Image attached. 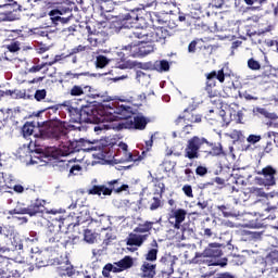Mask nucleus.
<instances>
[{
	"instance_id": "c03bdc74",
	"label": "nucleus",
	"mask_w": 278,
	"mask_h": 278,
	"mask_svg": "<svg viewBox=\"0 0 278 278\" xmlns=\"http://www.w3.org/2000/svg\"><path fill=\"white\" fill-rule=\"evenodd\" d=\"M9 214L11 216H14V214H27L29 216V206L13 208V210L9 211Z\"/></svg>"
},
{
	"instance_id": "338daca9",
	"label": "nucleus",
	"mask_w": 278,
	"mask_h": 278,
	"mask_svg": "<svg viewBox=\"0 0 278 278\" xmlns=\"http://www.w3.org/2000/svg\"><path fill=\"white\" fill-rule=\"evenodd\" d=\"M13 190L16 194H23L25 192V187H23V185H14Z\"/></svg>"
},
{
	"instance_id": "c85d7f7f",
	"label": "nucleus",
	"mask_w": 278,
	"mask_h": 278,
	"mask_svg": "<svg viewBox=\"0 0 278 278\" xmlns=\"http://www.w3.org/2000/svg\"><path fill=\"white\" fill-rule=\"evenodd\" d=\"M66 111L70 114V118L72 123L81 124V109H77L74 106H67Z\"/></svg>"
},
{
	"instance_id": "9d476101",
	"label": "nucleus",
	"mask_w": 278,
	"mask_h": 278,
	"mask_svg": "<svg viewBox=\"0 0 278 278\" xmlns=\"http://www.w3.org/2000/svg\"><path fill=\"white\" fill-rule=\"evenodd\" d=\"M79 162H81V160H77L76 157L60 160L56 162V168L60 173H68V177H73L79 175L84 170V167L80 166Z\"/></svg>"
},
{
	"instance_id": "9b49d317",
	"label": "nucleus",
	"mask_w": 278,
	"mask_h": 278,
	"mask_svg": "<svg viewBox=\"0 0 278 278\" xmlns=\"http://www.w3.org/2000/svg\"><path fill=\"white\" fill-rule=\"evenodd\" d=\"M255 173L256 175H260L255 178L260 186H275V176L277 175V169H275L273 166L267 165L263 169L256 170Z\"/></svg>"
},
{
	"instance_id": "f8f14e48",
	"label": "nucleus",
	"mask_w": 278,
	"mask_h": 278,
	"mask_svg": "<svg viewBox=\"0 0 278 278\" xmlns=\"http://www.w3.org/2000/svg\"><path fill=\"white\" fill-rule=\"evenodd\" d=\"M175 256L170 254H164L159 260V267L162 278H170V275L175 273Z\"/></svg>"
},
{
	"instance_id": "20e7f679",
	"label": "nucleus",
	"mask_w": 278,
	"mask_h": 278,
	"mask_svg": "<svg viewBox=\"0 0 278 278\" xmlns=\"http://www.w3.org/2000/svg\"><path fill=\"white\" fill-rule=\"evenodd\" d=\"M168 36V29L164 27H155L149 30L146 28H140L131 31L128 35V38L131 40H146L147 42H160L161 45H164Z\"/></svg>"
},
{
	"instance_id": "ddd939ff",
	"label": "nucleus",
	"mask_w": 278,
	"mask_h": 278,
	"mask_svg": "<svg viewBox=\"0 0 278 278\" xmlns=\"http://www.w3.org/2000/svg\"><path fill=\"white\" fill-rule=\"evenodd\" d=\"M201 121H203V115L194 113V109H185L182 114L174 121V124L179 127L188 123H201Z\"/></svg>"
},
{
	"instance_id": "2eb2a0df",
	"label": "nucleus",
	"mask_w": 278,
	"mask_h": 278,
	"mask_svg": "<svg viewBox=\"0 0 278 278\" xmlns=\"http://www.w3.org/2000/svg\"><path fill=\"white\" fill-rule=\"evenodd\" d=\"M223 245L220 243H210L202 253L195 254V264H203L201 257H220L223 255Z\"/></svg>"
},
{
	"instance_id": "4468645a",
	"label": "nucleus",
	"mask_w": 278,
	"mask_h": 278,
	"mask_svg": "<svg viewBox=\"0 0 278 278\" xmlns=\"http://www.w3.org/2000/svg\"><path fill=\"white\" fill-rule=\"evenodd\" d=\"M260 192V189L252 187L249 189V191H242L239 189H236V187H231V195L230 199H232L233 204L238 205L239 203H247L251 197H255Z\"/></svg>"
},
{
	"instance_id": "37998d69",
	"label": "nucleus",
	"mask_w": 278,
	"mask_h": 278,
	"mask_svg": "<svg viewBox=\"0 0 278 278\" xmlns=\"http://www.w3.org/2000/svg\"><path fill=\"white\" fill-rule=\"evenodd\" d=\"M100 8L103 13L114 12V2H101Z\"/></svg>"
},
{
	"instance_id": "680f3d73",
	"label": "nucleus",
	"mask_w": 278,
	"mask_h": 278,
	"mask_svg": "<svg viewBox=\"0 0 278 278\" xmlns=\"http://www.w3.org/2000/svg\"><path fill=\"white\" fill-rule=\"evenodd\" d=\"M261 114L265 116V118H270L271 121H275L277 118V114L275 113H268L265 109L261 110Z\"/></svg>"
},
{
	"instance_id": "49530a36",
	"label": "nucleus",
	"mask_w": 278,
	"mask_h": 278,
	"mask_svg": "<svg viewBox=\"0 0 278 278\" xmlns=\"http://www.w3.org/2000/svg\"><path fill=\"white\" fill-rule=\"evenodd\" d=\"M36 101H45L47 99V89H38L35 92Z\"/></svg>"
},
{
	"instance_id": "69168bd1",
	"label": "nucleus",
	"mask_w": 278,
	"mask_h": 278,
	"mask_svg": "<svg viewBox=\"0 0 278 278\" xmlns=\"http://www.w3.org/2000/svg\"><path fill=\"white\" fill-rule=\"evenodd\" d=\"M185 175L187 177V181H192L194 179V172H192L190 168L185 169Z\"/></svg>"
},
{
	"instance_id": "052dcab7",
	"label": "nucleus",
	"mask_w": 278,
	"mask_h": 278,
	"mask_svg": "<svg viewBox=\"0 0 278 278\" xmlns=\"http://www.w3.org/2000/svg\"><path fill=\"white\" fill-rule=\"evenodd\" d=\"M207 173V167L199 165L195 168V174L199 175V177H205V174Z\"/></svg>"
},
{
	"instance_id": "a19ab883",
	"label": "nucleus",
	"mask_w": 278,
	"mask_h": 278,
	"mask_svg": "<svg viewBox=\"0 0 278 278\" xmlns=\"http://www.w3.org/2000/svg\"><path fill=\"white\" fill-rule=\"evenodd\" d=\"M229 138H231V140H233L235 142H238L240 140H244V135H242L240 130H232L229 134Z\"/></svg>"
},
{
	"instance_id": "2f4dec72",
	"label": "nucleus",
	"mask_w": 278,
	"mask_h": 278,
	"mask_svg": "<svg viewBox=\"0 0 278 278\" xmlns=\"http://www.w3.org/2000/svg\"><path fill=\"white\" fill-rule=\"evenodd\" d=\"M153 222H144L143 224H139L138 227L134 229L135 233H149L151 229H153Z\"/></svg>"
},
{
	"instance_id": "c9c22d12",
	"label": "nucleus",
	"mask_w": 278,
	"mask_h": 278,
	"mask_svg": "<svg viewBox=\"0 0 278 278\" xmlns=\"http://www.w3.org/2000/svg\"><path fill=\"white\" fill-rule=\"evenodd\" d=\"M110 64V60L105 55H98L96 60L97 68H105Z\"/></svg>"
},
{
	"instance_id": "4be33fe9",
	"label": "nucleus",
	"mask_w": 278,
	"mask_h": 278,
	"mask_svg": "<svg viewBox=\"0 0 278 278\" xmlns=\"http://www.w3.org/2000/svg\"><path fill=\"white\" fill-rule=\"evenodd\" d=\"M86 29L89 34L88 42H90L91 47H99L101 45H105V38L102 33H92L90 26H86Z\"/></svg>"
},
{
	"instance_id": "6ab92c4d",
	"label": "nucleus",
	"mask_w": 278,
	"mask_h": 278,
	"mask_svg": "<svg viewBox=\"0 0 278 278\" xmlns=\"http://www.w3.org/2000/svg\"><path fill=\"white\" fill-rule=\"evenodd\" d=\"M45 205H47V201L42 199L33 200L28 205L29 216H36L37 214H45V211L47 210Z\"/></svg>"
},
{
	"instance_id": "b1692460",
	"label": "nucleus",
	"mask_w": 278,
	"mask_h": 278,
	"mask_svg": "<svg viewBox=\"0 0 278 278\" xmlns=\"http://www.w3.org/2000/svg\"><path fill=\"white\" fill-rule=\"evenodd\" d=\"M151 249L144 254L146 262L152 264V262L157 261V253H160V244H157V240L153 239L150 243Z\"/></svg>"
},
{
	"instance_id": "7c9ffc66",
	"label": "nucleus",
	"mask_w": 278,
	"mask_h": 278,
	"mask_svg": "<svg viewBox=\"0 0 278 278\" xmlns=\"http://www.w3.org/2000/svg\"><path fill=\"white\" fill-rule=\"evenodd\" d=\"M218 212H222L224 216H233L236 214V207L229 203L222 204L217 206Z\"/></svg>"
},
{
	"instance_id": "a878e982",
	"label": "nucleus",
	"mask_w": 278,
	"mask_h": 278,
	"mask_svg": "<svg viewBox=\"0 0 278 278\" xmlns=\"http://www.w3.org/2000/svg\"><path fill=\"white\" fill-rule=\"evenodd\" d=\"M121 60L125 62L127 58H136V42H130L122 48L119 52Z\"/></svg>"
},
{
	"instance_id": "5701e85b",
	"label": "nucleus",
	"mask_w": 278,
	"mask_h": 278,
	"mask_svg": "<svg viewBox=\"0 0 278 278\" xmlns=\"http://www.w3.org/2000/svg\"><path fill=\"white\" fill-rule=\"evenodd\" d=\"M56 270L61 277H73L75 275V267L68 261L59 263Z\"/></svg>"
},
{
	"instance_id": "13d9d810",
	"label": "nucleus",
	"mask_w": 278,
	"mask_h": 278,
	"mask_svg": "<svg viewBox=\"0 0 278 278\" xmlns=\"http://www.w3.org/2000/svg\"><path fill=\"white\" fill-rule=\"evenodd\" d=\"M45 66H49V64L48 63H41V64H38V65H34L28 70V72H30V73H40V71H42V68H45Z\"/></svg>"
},
{
	"instance_id": "7ed1b4c3",
	"label": "nucleus",
	"mask_w": 278,
	"mask_h": 278,
	"mask_svg": "<svg viewBox=\"0 0 278 278\" xmlns=\"http://www.w3.org/2000/svg\"><path fill=\"white\" fill-rule=\"evenodd\" d=\"M121 113L117 112L116 118L119 121H114L111 125L112 129L115 131H123V129H138L142 131L147 129V125H149V121L147 117L137 115L131 117L130 115H124L123 112H127V108L121 106Z\"/></svg>"
},
{
	"instance_id": "423d86ee",
	"label": "nucleus",
	"mask_w": 278,
	"mask_h": 278,
	"mask_svg": "<svg viewBox=\"0 0 278 278\" xmlns=\"http://www.w3.org/2000/svg\"><path fill=\"white\" fill-rule=\"evenodd\" d=\"M140 18V9L136 8L130 10L127 14L116 17L110 23V29L118 34L121 29H131Z\"/></svg>"
},
{
	"instance_id": "4c0bfd02",
	"label": "nucleus",
	"mask_w": 278,
	"mask_h": 278,
	"mask_svg": "<svg viewBox=\"0 0 278 278\" xmlns=\"http://www.w3.org/2000/svg\"><path fill=\"white\" fill-rule=\"evenodd\" d=\"M142 160H144V156L139 155V154H134V153L130 152L124 159V162H135V164H138V162H142Z\"/></svg>"
},
{
	"instance_id": "4d7b16f0",
	"label": "nucleus",
	"mask_w": 278,
	"mask_h": 278,
	"mask_svg": "<svg viewBox=\"0 0 278 278\" xmlns=\"http://www.w3.org/2000/svg\"><path fill=\"white\" fill-rule=\"evenodd\" d=\"M267 260H269L271 264L277 263L278 262V250H273L271 252H269V254L267 255Z\"/></svg>"
},
{
	"instance_id": "c756f323",
	"label": "nucleus",
	"mask_w": 278,
	"mask_h": 278,
	"mask_svg": "<svg viewBox=\"0 0 278 278\" xmlns=\"http://www.w3.org/2000/svg\"><path fill=\"white\" fill-rule=\"evenodd\" d=\"M181 223L184 222H177L174 223V229H180L182 233V238H186V236H192L194 233V230L190 228V224H184L181 226Z\"/></svg>"
},
{
	"instance_id": "6e6552de",
	"label": "nucleus",
	"mask_w": 278,
	"mask_h": 278,
	"mask_svg": "<svg viewBox=\"0 0 278 278\" xmlns=\"http://www.w3.org/2000/svg\"><path fill=\"white\" fill-rule=\"evenodd\" d=\"M109 186V187H106ZM105 185H94L91 189L88 190V194H93L101 197H112V192L121 194V192H127L129 190V185H122L118 187V179H113L106 182Z\"/></svg>"
},
{
	"instance_id": "a18cd8bd",
	"label": "nucleus",
	"mask_w": 278,
	"mask_h": 278,
	"mask_svg": "<svg viewBox=\"0 0 278 278\" xmlns=\"http://www.w3.org/2000/svg\"><path fill=\"white\" fill-rule=\"evenodd\" d=\"M66 58H71V55H68V54L64 55V53L56 54L54 56V59L52 61L48 62L47 64H48V66H53V64H58V62H62V60H66Z\"/></svg>"
},
{
	"instance_id": "864d4df0",
	"label": "nucleus",
	"mask_w": 278,
	"mask_h": 278,
	"mask_svg": "<svg viewBox=\"0 0 278 278\" xmlns=\"http://www.w3.org/2000/svg\"><path fill=\"white\" fill-rule=\"evenodd\" d=\"M112 273V263H108L106 265H104L103 269H102V276L104 278H111V274Z\"/></svg>"
},
{
	"instance_id": "e2e57ef3",
	"label": "nucleus",
	"mask_w": 278,
	"mask_h": 278,
	"mask_svg": "<svg viewBox=\"0 0 278 278\" xmlns=\"http://www.w3.org/2000/svg\"><path fill=\"white\" fill-rule=\"evenodd\" d=\"M84 73L77 74V73H73V72H67L65 74V77H68V79H79L80 77H84Z\"/></svg>"
},
{
	"instance_id": "5fc2aeb1",
	"label": "nucleus",
	"mask_w": 278,
	"mask_h": 278,
	"mask_svg": "<svg viewBox=\"0 0 278 278\" xmlns=\"http://www.w3.org/2000/svg\"><path fill=\"white\" fill-rule=\"evenodd\" d=\"M87 49H88V46L79 45V46L73 48L68 55H75L77 53H81V52L86 51Z\"/></svg>"
},
{
	"instance_id": "aec40b11",
	"label": "nucleus",
	"mask_w": 278,
	"mask_h": 278,
	"mask_svg": "<svg viewBox=\"0 0 278 278\" xmlns=\"http://www.w3.org/2000/svg\"><path fill=\"white\" fill-rule=\"evenodd\" d=\"M81 123H94L97 116V109L92 105H81L80 108Z\"/></svg>"
},
{
	"instance_id": "58836bf2",
	"label": "nucleus",
	"mask_w": 278,
	"mask_h": 278,
	"mask_svg": "<svg viewBox=\"0 0 278 278\" xmlns=\"http://www.w3.org/2000/svg\"><path fill=\"white\" fill-rule=\"evenodd\" d=\"M162 198L153 197L152 202L150 204V211L155 212V210H160L162 207Z\"/></svg>"
},
{
	"instance_id": "3c124183",
	"label": "nucleus",
	"mask_w": 278,
	"mask_h": 278,
	"mask_svg": "<svg viewBox=\"0 0 278 278\" xmlns=\"http://www.w3.org/2000/svg\"><path fill=\"white\" fill-rule=\"evenodd\" d=\"M118 151H123L124 154V160L127 157V154H129V146H127V143L121 141L118 143Z\"/></svg>"
},
{
	"instance_id": "dca6fc26",
	"label": "nucleus",
	"mask_w": 278,
	"mask_h": 278,
	"mask_svg": "<svg viewBox=\"0 0 278 278\" xmlns=\"http://www.w3.org/2000/svg\"><path fill=\"white\" fill-rule=\"evenodd\" d=\"M31 257L35 260V266H37V268H45L56 264L55 258L48 250L36 252Z\"/></svg>"
},
{
	"instance_id": "79ce46f5",
	"label": "nucleus",
	"mask_w": 278,
	"mask_h": 278,
	"mask_svg": "<svg viewBox=\"0 0 278 278\" xmlns=\"http://www.w3.org/2000/svg\"><path fill=\"white\" fill-rule=\"evenodd\" d=\"M213 52H214V46L212 45L201 47V53L202 55H204V58H210V55H212Z\"/></svg>"
},
{
	"instance_id": "f704fd0d",
	"label": "nucleus",
	"mask_w": 278,
	"mask_h": 278,
	"mask_svg": "<svg viewBox=\"0 0 278 278\" xmlns=\"http://www.w3.org/2000/svg\"><path fill=\"white\" fill-rule=\"evenodd\" d=\"M186 216H188V212L184 208L173 211V218L177 222L184 223V220H186Z\"/></svg>"
},
{
	"instance_id": "09e8293b",
	"label": "nucleus",
	"mask_w": 278,
	"mask_h": 278,
	"mask_svg": "<svg viewBox=\"0 0 278 278\" xmlns=\"http://www.w3.org/2000/svg\"><path fill=\"white\" fill-rule=\"evenodd\" d=\"M151 21L152 23H159V25H164V23H166L160 13H153L151 15Z\"/></svg>"
},
{
	"instance_id": "f257e3e1",
	"label": "nucleus",
	"mask_w": 278,
	"mask_h": 278,
	"mask_svg": "<svg viewBox=\"0 0 278 278\" xmlns=\"http://www.w3.org/2000/svg\"><path fill=\"white\" fill-rule=\"evenodd\" d=\"M67 123L62 119H53L46 122L40 129L41 138H50L51 140H62L58 149V155L66 157L71 153L84 151L83 140H68Z\"/></svg>"
},
{
	"instance_id": "603ef678",
	"label": "nucleus",
	"mask_w": 278,
	"mask_h": 278,
	"mask_svg": "<svg viewBox=\"0 0 278 278\" xmlns=\"http://www.w3.org/2000/svg\"><path fill=\"white\" fill-rule=\"evenodd\" d=\"M182 192L188 197L189 199H194V193H192V186L190 185H185L182 187Z\"/></svg>"
},
{
	"instance_id": "cd10ccee",
	"label": "nucleus",
	"mask_w": 278,
	"mask_h": 278,
	"mask_svg": "<svg viewBox=\"0 0 278 278\" xmlns=\"http://www.w3.org/2000/svg\"><path fill=\"white\" fill-rule=\"evenodd\" d=\"M114 266H118L123 273V270H129L134 266V257L126 255L118 262L114 263Z\"/></svg>"
},
{
	"instance_id": "0e129e2a",
	"label": "nucleus",
	"mask_w": 278,
	"mask_h": 278,
	"mask_svg": "<svg viewBox=\"0 0 278 278\" xmlns=\"http://www.w3.org/2000/svg\"><path fill=\"white\" fill-rule=\"evenodd\" d=\"M213 8L220 9L223 5H225V0H211L210 3Z\"/></svg>"
},
{
	"instance_id": "412c9836",
	"label": "nucleus",
	"mask_w": 278,
	"mask_h": 278,
	"mask_svg": "<svg viewBox=\"0 0 278 278\" xmlns=\"http://www.w3.org/2000/svg\"><path fill=\"white\" fill-rule=\"evenodd\" d=\"M149 239V235H136L130 232L126 239L127 247H142Z\"/></svg>"
},
{
	"instance_id": "393cba45",
	"label": "nucleus",
	"mask_w": 278,
	"mask_h": 278,
	"mask_svg": "<svg viewBox=\"0 0 278 278\" xmlns=\"http://www.w3.org/2000/svg\"><path fill=\"white\" fill-rule=\"evenodd\" d=\"M92 87L90 85L81 84V85H74L70 90L68 94L71 97H83L86 92H90Z\"/></svg>"
},
{
	"instance_id": "72a5a7b5",
	"label": "nucleus",
	"mask_w": 278,
	"mask_h": 278,
	"mask_svg": "<svg viewBox=\"0 0 278 278\" xmlns=\"http://www.w3.org/2000/svg\"><path fill=\"white\" fill-rule=\"evenodd\" d=\"M34 129H36L34 123L26 122L22 127V134L24 138H29V136L34 134Z\"/></svg>"
},
{
	"instance_id": "de8ad7c7",
	"label": "nucleus",
	"mask_w": 278,
	"mask_h": 278,
	"mask_svg": "<svg viewBox=\"0 0 278 278\" xmlns=\"http://www.w3.org/2000/svg\"><path fill=\"white\" fill-rule=\"evenodd\" d=\"M2 21H18V15H16V13H14V11H10L4 13V16L2 18Z\"/></svg>"
},
{
	"instance_id": "8fccbe9b",
	"label": "nucleus",
	"mask_w": 278,
	"mask_h": 278,
	"mask_svg": "<svg viewBox=\"0 0 278 278\" xmlns=\"http://www.w3.org/2000/svg\"><path fill=\"white\" fill-rule=\"evenodd\" d=\"M155 181H156L155 188H159V191L156 192L162 198L164 192H166V185H164V182H161L159 179H155Z\"/></svg>"
},
{
	"instance_id": "1a4fd4ad",
	"label": "nucleus",
	"mask_w": 278,
	"mask_h": 278,
	"mask_svg": "<svg viewBox=\"0 0 278 278\" xmlns=\"http://www.w3.org/2000/svg\"><path fill=\"white\" fill-rule=\"evenodd\" d=\"M206 81L204 90L208 99H216L220 97V90H218V85H216V79L219 84H225V70L222 68L218 72L213 71L205 75Z\"/></svg>"
},
{
	"instance_id": "a211bd4d",
	"label": "nucleus",
	"mask_w": 278,
	"mask_h": 278,
	"mask_svg": "<svg viewBox=\"0 0 278 278\" xmlns=\"http://www.w3.org/2000/svg\"><path fill=\"white\" fill-rule=\"evenodd\" d=\"M157 265L144 261L140 266V278H155Z\"/></svg>"
},
{
	"instance_id": "f3484780",
	"label": "nucleus",
	"mask_w": 278,
	"mask_h": 278,
	"mask_svg": "<svg viewBox=\"0 0 278 278\" xmlns=\"http://www.w3.org/2000/svg\"><path fill=\"white\" fill-rule=\"evenodd\" d=\"M135 51V58H146V55H149V53H153L154 47L151 41L141 39L139 45L136 43Z\"/></svg>"
},
{
	"instance_id": "bb28decb",
	"label": "nucleus",
	"mask_w": 278,
	"mask_h": 278,
	"mask_svg": "<svg viewBox=\"0 0 278 278\" xmlns=\"http://www.w3.org/2000/svg\"><path fill=\"white\" fill-rule=\"evenodd\" d=\"M150 68L151 71H157V73H168V71H170V63L166 60H159L155 61Z\"/></svg>"
},
{
	"instance_id": "6e6d98bb",
	"label": "nucleus",
	"mask_w": 278,
	"mask_h": 278,
	"mask_svg": "<svg viewBox=\"0 0 278 278\" xmlns=\"http://www.w3.org/2000/svg\"><path fill=\"white\" fill-rule=\"evenodd\" d=\"M260 140H262V136H260V135H250L247 138V141L249 142V144H257V142H260Z\"/></svg>"
},
{
	"instance_id": "f03ea898",
	"label": "nucleus",
	"mask_w": 278,
	"mask_h": 278,
	"mask_svg": "<svg viewBox=\"0 0 278 278\" xmlns=\"http://www.w3.org/2000/svg\"><path fill=\"white\" fill-rule=\"evenodd\" d=\"M201 153L204 157H216L225 155V150H223L220 142L212 143L205 137L193 136L188 139L184 157L187 160H199Z\"/></svg>"
},
{
	"instance_id": "0eeeda50",
	"label": "nucleus",
	"mask_w": 278,
	"mask_h": 278,
	"mask_svg": "<svg viewBox=\"0 0 278 278\" xmlns=\"http://www.w3.org/2000/svg\"><path fill=\"white\" fill-rule=\"evenodd\" d=\"M45 240L48 244H52V247H56L58 249L60 247L66 249V247L73 244V238L68 233L55 229V226H49L47 228Z\"/></svg>"
},
{
	"instance_id": "39448f33",
	"label": "nucleus",
	"mask_w": 278,
	"mask_h": 278,
	"mask_svg": "<svg viewBox=\"0 0 278 278\" xmlns=\"http://www.w3.org/2000/svg\"><path fill=\"white\" fill-rule=\"evenodd\" d=\"M53 25H68L73 21V3L62 2L49 13Z\"/></svg>"
},
{
	"instance_id": "bf43d9fd",
	"label": "nucleus",
	"mask_w": 278,
	"mask_h": 278,
	"mask_svg": "<svg viewBox=\"0 0 278 278\" xmlns=\"http://www.w3.org/2000/svg\"><path fill=\"white\" fill-rule=\"evenodd\" d=\"M8 49L11 53H16V51H21V45L18 42H12L8 46Z\"/></svg>"
},
{
	"instance_id": "e433bc0d",
	"label": "nucleus",
	"mask_w": 278,
	"mask_h": 278,
	"mask_svg": "<svg viewBox=\"0 0 278 278\" xmlns=\"http://www.w3.org/2000/svg\"><path fill=\"white\" fill-rule=\"evenodd\" d=\"M84 240H85V242H88L89 244H94V241L97 240V235H94V232H92V230L87 229V230H85Z\"/></svg>"
},
{
	"instance_id": "ea45409f",
	"label": "nucleus",
	"mask_w": 278,
	"mask_h": 278,
	"mask_svg": "<svg viewBox=\"0 0 278 278\" xmlns=\"http://www.w3.org/2000/svg\"><path fill=\"white\" fill-rule=\"evenodd\" d=\"M248 67L251 71H260V68H262V64H260V61H256L255 59L251 58L248 60Z\"/></svg>"
},
{
	"instance_id": "473e14b6",
	"label": "nucleus",
	"mask_w": 278,
	"mask_h": 278,
	"mask_svg": "<svg viewBox=\"0 0 278 278\" xmlns=\"http://www.w3.org/2000/svg\"><path fill=\"white\" fill-rule=\"evenodd\" d=\"M5 266L7 268L3 269L2 273L4 275H8L9 273V276L7 278H21V274L18 273V270L12 269L13 267L12 263L8 262Z\"/></svg>"
},
{
	"instance_id": "774afa93",
	"label": "nucleus",
	"mask_w": 278,
	"mask_h": 278,
	"mask_svg": "<svg viewBox=\"0 0 278 278\" xmlns=\"http://www.w3.org/2000/svg\"><path fill=\"white\" fill-rule=\"evenodd\" d=\"M267 137H269V138H274V142H275V144H277V146H278V132L269 131V132H267Z\"/></svg>"
}]
</instances>
